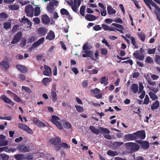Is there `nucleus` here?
<instances>
[{"instance_id": "obj_19", "label": "nucleus", "mask_w": 160, "mask_h": 160, "mask_svg": "<svg viewBox=\"0 0 160 160\" xmlns=\"http://www.w3.org/2000/svg\"><path fill=\"white\" fill-rule=\"evenodd\" d=\"M85 18L86 20L90 21L95 20L97 19V17H96L95 16L93 15L89 14H87L85 17Z\"/></svg>"}, {"instance_id": "obj_41", "label": "nucleus", "mask_w": 160, "mask_h": 160, "mask_svg": "<svg viewBox=\"0 0 160 160\" xmlns=\"http://www.w3.org/2000/svg\"><path fill=\"white\" fill-rule=\"evenodd\" d=\"M18 126L20 128L23 130L25 131L28 127L27 125H26L25 124L22 123H19L18 125Z\"/></svg>"}, {"instance_id": "obj_42", "label": "nucleus", "mask_w": 160, "mask_h": 160, "mask_svg": "<svg viewBox=\"0 0 160 160\" xmlns=\"http://www.w3.org/2000/svg\"><path fill=\"white\" fill-rule=\"evenodd\" d=\"M145 62L147 63H152L154 62V61L151 57L148 56L146 59Z\"/></svg>"}, {"instance_id": "obj_13", "label": "nucleus", "mask_w": 160, "mask_h": 160, "mask_svg": "<svg viewBox=\"0 0 160 160\" xmlns=\"http://www.w3.org/2000/svg\"><path fill=\"white\" fill-rule=\"evenodd\" d=\"M38 32L39 35L41 36H44L47 33L48 30L43 27H40L38 28Z\"/></svg>"}, {"instance_id": "obj_9", "label": "nucleus", "mask_w": 160, "mask_h": 160, "mask_svg": "<svg viewBox=\"0 0 160 160\" xmlns=\"http://www.w3.org/2000/svg\"><path fill=\"white\" fill-rule=\"evenodd\" d=\"M41 18L42 22L45 25L48 24L50 22V18L47 14L42 15Z\"/></svg>"}, {"instance_id": "obj_54", "label": "nucleus", "mask_w": 160, "mask_h": 160, "mask_svg": "<svg viewBox=\"0 0 160 160\" xmlns=\"http://www.w3.org/2000/svg\"><path fill=\"white\" fill-rule=\"evenodd\" d=\"M147 81L148 83L150 85L154 86L156 84V82H155L152 81L150 78H147Z\"/></svg>"}, {"instance_id": "obj_6", "label": "nucleus", "mask_w": 160, "mask_h": 160, "mask_svg": "<svg viewBox=\"0 0 160 160\" xmlns=\"http://www.w3.org/2000/svg\"><path fill=\"white\" fill-rule=\"evenodd\" d=\"M33 122L39 127H44L45 124L39 120L37 118H34L32 119Z\"/></svg>"}, {"instance_id": "obj_62", "label": "nucleus", "mask_w": 160, "mask_h": 160, "mask_svg": "<svg viewBox=\"0 0 160 160\" xmlns=\"http://www.w3.org/2000/svg\"><path fill=\"white\" fill-rule=\"evenodd\" d=\"M144 87L143 85L142 84L141 82H139V93H140L143 91Z\"/></svg>"}, {"instance_id": "obj_3", "label": "nucleus", "mask_w": 160, "mask_h": 160, "mask_svg": "<svg viewBox=\"0 0 160 160\" xmlns=\"http://www.w3.org/2000/svg\"><path fill=\"white\" fill-rule=\"evenodd\" d=\"M34 9L31 4H28L26 6L25 10V12L27 16L32 17L33 15Z\"/></svg>"}, {"instance_id": "obj_36", "label": "nucleus", "mask_w": 160, "mask_h": 160, "mask_svg": "<svg viewBox=\"0 0 160 160\" xmlns=\"http://www.w3.org/2000/svg\"><path fill=\"white\" fill-rule=\"evenodd\" d=\"M9 8L10 10H16L19 8V6L18 4H13L9 5Z\"/></svg>"}, {"instance_id": "obj_29", "label": "nucleus", "mask_w": 160, "mask_h": 160, "mask_svg": "<svg viewBox=\"0 0 160 160\" xmlns=\"http://www.w3.org/2000/svg\"><path fill=\"white\" fill-rule=\"evenodd\" d=\"M137 35L139 38L142 42H144L145 39V34L142 32H138Z\"/></svg>"}, {"instance_id": "obj_60", "label": "nucleus", "mask_w": 160, "mask_h": 160, "mask_svg": "<svg viewBox=\"0 0 160 160\" xmlns=\"http://www.w3.org/2000/svg\"><path fill=\"white\" fill-rule=\"evenodd\" d=\"M102 29V27L99 25H96L93 27V29L96 31L101 30Z\"/></svg>"}, {"instance_id": "obj_31", "label": "nucleus", "mask_w": 160, "mask_h": 160, "mask_svg": "<svg viewBox=\"0 0 160 160\" xmlns=\"http://www.w3.org/2000/svg\"><path fill=\"white\" fill-rule=\"evenodd\" d=\"M60 118L57 116L55 115H52V119L51 120V122L54 124L56 122L58 121V120H60Z\"/></svg>"}, {"instance_id": "obj_20", "label": "nucleus", "mask_w": 160, "mask_h": 160, "mask_svg": "<svg viewBox=\"0 0 160 160\" xmlns=\"http://www.w3.org/2000/svg\"><path fill=\"white\" fill-rule=\"evenodd\" d=\"M130 89L133 93H136L138 90V85L136 84H132L131 86Z\"/></svg>"}, {"instance_id": "obj_63", "label": "nucleus", "mask_w": 160, "mask_h": 160, "mask_svg": "<svg viewBox=\"0 0 160 160\" xmlns=\"http://www.w3.org/2000/svg\"><path fill=\"white\" fill-rule=\"evenodd\" d=\"M103 29L106 31L109 30V27L106 24H102V27Z\"/></svg>"}, {"instance_id": "obj_11", "label": "nucleus", "mask_w": 160, "mask_h": 160, "mask_svg": "<svg viewBox=\"0 0 160 160\" xmlns=\"http://www.w3.org/2000/svg\"><path fill=\"white\" fill-rule=\"evenodd\" d=\"M112 25L118 28H115V29L116 31H118L122 33H123V30L124 29V28L122 25L116 23H112Z\"/></svg>"}, {"instance_id": "obj_2", "label": "nucleus", "mask_w": 160, "mask_h": 160, "mask_svg": "<svg viewBox=\"0 0 160 160\" xmlns=\"http://www.w3.org/2000/svg\"><path fill=\"white\" fill-rule=\"evenodd\" d=\"M16 149L20 152H26L30 151V147L29 146H26L24 144H19L18 145Z\"/></svg>"}, {"instance_id": "obj_1", "label": "nucleus", "mask_w": 160, "mask_h": 160, "mask_svg": "<svg viewBox=\"0 0 160 160\" xmlns=\"http://www.w3.org/2000/svg\"><path fill=\"white\" fill-rule=\"evenodd\" d=\"M124 145L128 148H129L132 152L137 151L140 148L139 145L136 143L130 142L126 143Z\"/></svg>"}, {"instance_id": "obj_52", "label": "nucleus", "mask_w": 160, "mask_h": 160, "mask_svg": "<svg viewBox=\"0 0 160 160\" xmlns=\"http://www.w3.org/2000/svg\"><path fill=\"white\" fill-rule=\"evenodd\" d=\"M54 147L56 151H59L61 148V145L59 143H54Z\"/></svg>"}, {"instance_id": "obj_14", "label": "nucleus", "mask_w": 160, "mask_h": 160, "mask_svg": "<svg viewBox=\"0 0 160 160\" xmlns=\"http://www.w3.org/2000/svg\"><path fill=\"white\" fill-rule=\"evenodd\" d=\"M20 21L21 23H23L24 24H27L30 27L32 26V22L29 21L28 18H25L24 16L22 18L21 20H20Z\"/></svg>"}, {"instance_id": "obj_53", "label": "nucleus", "mask_w": 160, "mask_h": 160, "mask_svg": "<svg viewBox=\"0 0 160 160\" xmlns=\"http://www.w3.org/2000/svg\"><path fill=\"white\" fill-rule=\"evenodd\" d=\"M0 156L2 159V160H8L9 158L8 156L5 154H0Z\"/></svg>"}, {"instance_id": "obj_56", "label": "nucleus", "mask_w": 160, "mask_h": 160, "mask_svg": "<svg viewBox=\"0 0 160 160\" xmlns=\"http://www.w3.org/2000/svg\"><path fill=\"white\" fill-rule=\"evenodd\" d=\"M156 51L155 48L153 49H148V53L149 54H154L155 53Z\"/></svg>"}, {"instance_id": "obj_23", "label": "nucleus", "mask_w": 160, "mask_h": 160, "mask_svg": "<svg viewBox=\"0 0 160 160\" xmlns=\"http://www.w3.org/2000/svg\"><path fill=\"white\" fill-rule=\"evenodd\" d=\"M89 129L93 133L96 135L100 133L99 130L93 126H90Z\"/></svg>"}, {"instance_id": "obj_40", "label": "nucleus", "mask_w": 160, "mask_h": 160, "mask_svg": "<svg viewBox=\"0 0 160 160\" xmlns=\"http://www.w3.org/2000/svg\"><path fill=\"white\" fill-rule=\"evenodd\" d=\"M154 61L156 63L160 65V56L159 55L156 54L155 56Z\"/></svg>"}, {"instance_id": "obj_45", "label": "nucleus", "mask_w": 160, "mask_h": 160, "mask_svg": "<svg viewBox=\"0 0 160 160\" xmlns=\"http://www.w3.org/2000/svg\"><path fill=\"white\" fill-rule=\"evenodd\" d=\"M33 159V157L32 155H31V154H27L26 155L24 154V160H32Z\"/></svg>"}, {"instance_id": "obj_38", "label": "nucleus", "mask_w": 160, "mask_h": 160, "mask_svg": "<svg viewBox=\"0 0 160 160\" xmlns=\"http://www.w3.org/2000/svg\"><path fill=\"white\" fill-rule=\"evenodd\" d=\"M60 12L62 15L67 16L69 15L68 11L65 8L61 9L60 10Z\"/></svg>"}, {"instance_id": "obj_16", "label": "nucleus", "mask_w": 160, "mask_h": 160, "mask_svg": "<svg viewBox=\"0 0 160 160\" xmlns=\"http://www.w3.org/2000/svg\"><path fill=\"white\" fill-rule=\"evenodd\" d=\"M2 100L5 103L9 104L12 106H14L15 105V102L6 96H4L2 98Z\"/></svg>"}, {"instance_id": "obj_51", "label": "nucleus", "mask_w": 160, "mask_h": 160, "mask_svg": "<svg viewBox=\"0 0 160 160\" xmlns=\"http://www.w3.org/2000/svg\"><path fill=\"white\" fill-rule=\"evenodd\" d=\"M22 90H24L26 92L28 93H32V91L28 87L24 86H22Z\"/></svg>"}, {"instance_id": "obj_35", "label": "nucleus", "mask_w": 160, "mask_h": 160, "mask_svg": "<svg viewBox=\"0 0 160 160\" xmlns=\"http://www.w3.org/2000/svg\"><path fill=\"white\" fill-rule=\"evenodd\" d=\"M149 95L150 96V98L152 100H155L158 98L157 96H156V94L153 92H150L148 93Z\"/></svg>"}, {"instance_id": "obj_43", "label": "nucleus", "mask_w": 160, "mask_h": 160, "mask_svg": "<svg viewBox=\"0 0 160 160\" xmlns=\"http://www.w3.org/2000/svg\"><path fill=\"white\" fill-rule=\"evenodd\" d=\"M62 122H61L58 121L55 123L54 124L56 125L57 127L60 130H62L63 129V126L62 124Z\"/></svg>"}, {"instance_id": "obj_15", "label": "nucleus", "mask_w": 160, "mask_h": 160, "mask_svg": "<svg viewBox=\"0 0 160 160\" xmlns=\"http://www.w3.org/2000/svg\"><path fill=\"white\" fill-rule=\"evenodd\" d=\"M138 143L140 144L141 145L143 148L146 150L147 149L149 146V143L147 141H139Z\"/></svg>"}, {"instance_id": "obj_44", "label": "nucleus", "mask_w": 160, "mask_h": 160, "mask_svg": "<svg viewBox=\"0 0 160 160\" xmlns=\"http://www.w3.org/2000/svg\"><path fill=\"white\" fill-rule=\"evenodd\" d=\"M85 8L86 7L85 6H81L80 8V13L81 15L82 16H84V12Z\"/></svg>"}, {"instance_id": "obj_55", "label": "nucleus", "mask_w": 160, "mask_h": 160, "mask_svg": "<svg viewBox=\"0 0 160 160\" xmlns=\"http://www.w3.org/2000/svg\"><path fill=\"white\" fill-rule=\"evenodd\" d=\"M61 146L64 148L66 149L70 148V145H68L67 143L65 142H63L61 144Z\"/></svg>"}, {"instance_id": "obj_27", "label": "nucleus", "mask_w": 160, "mask_h": 160, "mask_svg": "<svg viewBox=\"0 0 160 160\" xmlns=\"http://www.w3.org/2000/svg\"><path fill=\"white\" fill-rule=\"evenodd\" d=\"M62 124L64 126V127L66 129H69L71 128L72 126L71 124L65 120H62Z\"/></svg>"}, {"instance_id": "obj_48", "label": "nucleus", "mask_w": 160, "mask_h": 160, "mask_svg": "<svg viewBox=\"0 0 160 160\" xmlns=\"http://www.w3.org/2000/svg\"><path fill=\"white\" fill-rule=\"evenodd\" d=\"M40 13V8L39 7H36L35 8L34 16H38L39 15Z\"/></svg>"}, {"instance_id": "obj_22", "label": "nucleus", "mask_w": 160, "mask_h": 160, "mask_svg": "<svg viewBox=\"0 0 160 160\" xmlns=\"http://www.w3.org/2000/svg\"><path fill=\"white\" fill-rule=\"evenodd\" d=\"M108 155L111 157H114L118 155V152L117 151H113L111 150H108L107 152Z\"/></svg>"}, {"instance_id": "obj_18", "label": "nucleus", "mask_w": 160, "mask_h": 160, "mask_svg": "<svg viewBox=\"0 0 160 160\" xmlns=\"http://www.w3.org/2000/svg\"><path fill=\"white\" fill-rule=\"evenodd\" d=\"M123 144V142H114L112 144L113 149V150L118 149L121 145Z\"/></svg>"}, {"instance_id": "obj_47", "label": "nucleus", "mask_w": 160, "mask_h": 160, "mask_svg": "<svg viewBox=\"0 0 160 160\" xmlns=\"http://www.w3.org/2000/svg\"><path fill=\"white\" fill-rule=\"evenodd\" d=\"M75 107L77 111L79 112H82L84 110V108L83 107L80 105H75Z\"/></svg>"}, {"instance_id": "obj_8", "label": "nucleus", "mask_w": 160, "mask_h": 160, "mask_svg": "<svg viewBox=\"0 0 160 160\" xmlns=\"http://www.w3.org/2000/svg\"><path fill=\"white\" fill-rule=\"evenodd\" d=\"M137 136V138L139 137L141 139H144L146 137L145 132L144 130L138 131L135 132Z\"/></svg>"}, {"instance_id": "obj_7", "label": "nucleus", "mask_w": 160, "mask_h": 160, "mask_svg": "<svg viewBox=\"0 0 160 160\" xmlns=\"http://www.w3.org/2000/svg\"><path fill=\"white\" fill-rule=\"evenodd\" d=\"M136 139H137V136L135 134V132L132 134H129L125 135L124 136V139L128 141L133 140H135Z\"/></svg>"}, {"instance_id": "obj_25", "label": "nucleus", "mask_w": 160, "mask_h": 160, "mask_svg": "<svg viewBox=\"0 0 160 160\" xmlns=\"http://www.w3.org/2000/svg\"><path fill=\"white\" fill-rule=\"evenodd\" d=\"M56 90V89L54 88V90L52 89V90L51 92V95L52 97V101L54 102L57 100V94L56 92L54 91Z\"/></svg>"}, {"instance_id": "obj_46", "label": "nucleus", "mask_w": 160, "mask_h": 160, "mask_svg": "<svg viewBox=\"0 0 160 160\" xmlns=\"http://www.w3.org/2000/svg\"><path fill=\"white\" fill-rule=\"evenodd\" d=\"M90 92L92 94H96L99 93L100 92V91L99 89L97 88H95L91 90Z\"/></svg>"}, {"instance_id": "obj_50", "label": "nucleus", "mask_w": 160, "mask_h": 160, "mask_svg": "<svg viewBox=\"0 0 160 160\" xmlns=\"http://www.w3.org/2000/svg\"><path fill=\"white\" fill-rule=\"evenodd\" d=\"M131 40L132 41V45L135 48H138V46L137 44H136V42L135 41V39L133 37H132L131 38Z\"/></svg>"}, {"instance_id": "obj_17", "label": "nucleus", "mask_w": 160, "mask_h": 160, "mask_svg": "<svg viewBox=\"0 0 160 160\" xmlns=\"http://www.w3.org/2000/svg\"><path fill=\"white\" fill-rule=\"evenodd\" d=\"M55 36L54 33L53 31H50L48 33L47 36L46 37V39L51 40L54 39Z\"/></svg>"}, {"instance_id": "obj_39", "label": "nucleus", "mask_w": 160, "mask_h": 160, "mask_svg": "<svg viewBox=\"0 0 160 160\" xmlns=\"http://www.w3.org/2000/svg\"><path fill=\"white\" fill-rule=\"evenodd\" d=\"M47 10L50 13H52V12L54 10V8L50 4L47 7Z\"/></svg>"}, {"instance_id": "obj_4", "label": "nucleus", "mask_w": 160, "mask_h": 160, "mask_svg": "<svg viewBox=\"0 0 160 160\" xmlns=\"http://www.w3.org/2000/svg\"><path fill=\"white\" fill-rule=\"evenodd\" d=\"M148 1L149 2L151 3V5L155 8L156 10L155 12V14L157 16V18L158 21L160 22V16L159 13L158 12L160 13V8L152 0H149Z\"/></svg>"}, {"instance_id": "obj_37", "label": "nucleus", "mask_w": 160, "mask_h": 160, "mask_svg": "<svg viewBox=\"0 0 160 160\" xmlns=\"http://www.w3.org/2000/svg\"><path fill=\"white\" fill-rule=\"evenodd\" d=\"M159 106V102L158 100H156L151 106V109L152 110L156 109L158 108Z\"/></svg>"}, {"instance_id": "obj_28", "label": "nucleus", "mask_w": 160, "mask_h": 160, "mask_svg": "<svg viewBox=\"0 0 160 160\" xmlns=\"http://www.w3.org/2000/svg\"><path fill=\"white\" fill-rule=\"evenodd\" d=\"M3 28L5 30H7L11 28V23L10 22H4L3 23Z\"/></svg>"}, {"instance_id": "obj_12", "label": "nucleus", "mask_w": 160, "mask_h": 160, "mask_svg": "<svg viewBox=\"0 0 160 160\" xmlns=\"http://www.w3.org/2000/svg\"><path fill=\"white\" fill-rule=\"evenodd\" d=\"M16 68L21 73H25L28 71V69L24 66L21 65V64H17L16 66Z\"/></svg>"}, {"instance_id": "obj_34", "label": "nucleus", "mask_w": 160, "mask_h": 160, "mask_svg": "<svg viewBox=\"0 0 160 160\" xmlns=\"http://www.w3.org/2000/svg\"><path fill=\"white\" fill-rule=\"evenodd\" d=\"M100 133H105L106 134H109L110 133V131L107 128L102 127L99 128Z\"/></svg>"}, {"instance_id": "obj_21", "label": "nucleus", "mask_w": 160, "mask_h": 160, "mask_svg": "<svg viewBox=\"0 0 160 160\" xmlns=\"http://www.w3.org/2000/svg\"><path fill=\"white\" fill-rule=\"evenodd\" d=\"M107 11L108 14L110 15L114 14L116 12V11L110 5L107 6Z\"/></svg>"}, {"instance_id": "obj_49", "label": "nucleus", "mask_w": 160, "mask_h": 160, "mask_svg": "<svg viewBox=\"0 0 160 160\" xmlns=\"http://www.w3.org/2000/svg\"><path fill=\"white\" fill-rule=\"evenodd\" d=\"M49 4L54 7L55 6H58V2L55 0H52L49 2Z\"/></svg>"}, {"instance_id": "obj_61", "label": "nucleus", "mask_w": 160, "mask_h": 160, "mask_svg": "<svg viewBox=\"0 0 160 160\" xmlns=\"http://www.w3.org/2000/svg\"><path fill=\"white\" fill-rule=\"evenodd\" d=\"M102 54L103 55H106L108 53L107 49L105 48H102L100 49Z\"/></svg>"}, {"instance_id": "obj_26", "label": "nucleus", "mask_w": 160, "mask_h": 160, "mask_svg": "<svg viewBox=\"0 0 160 160\" xmlns=\"http://www.w3.org/2000/svg\"><path fill=\"white\" fill-rule=\"evenodd\" d=\"M14 158L17 160H24V154H18L14 155Z\"/></svg>"}, {"instance_id": "obj_57", "label": "nucleus", "mask_w": 160, "mask_h": 160, "mask_svg": "<svg viewBox=\"0 0 160 160\" xmlns=\"http://www.w3.org/2000/svg\"><path fill=\"white\" fill-rule=\"evenodd\" d=\"M88 85V80H84L82 82V86L84 88H85Z\"/></svg>"}, {"instance_id": "obj_59", "label": "nucleus", "mask_w": 160, "mask_h": 160, "mask_svg": "<svg viewBox=\"0 0 160 160\" xmlns=\"http://www.w3.org/2000/svg\"><path fill=\"white\" fill-rule=\"evenodd\" d=\"M45 40V38H41L38 39L37 41V43L38 44V45H39L40 44H41Z\"/></svg>"}, {"instance_id": "obj_33", "label": "nucleus", "mask_w": 160, "mask_h": 160, "mask_svg": "<svg viewBox=\"0 0 160 160\" xmlns=\"http://www.w3.org/2000/svg\"><path fill=\"white\" fill-rule=\"evenodd\" d=\"M52 79L48 78H43L42 80V82L45 86L47 85V83L52 81Z\"/></svg>"}, {"instance_id": "obj_10", "label": "nucleus", "mask_w": 160, "mask_h": 160, "mask_svg": "<svg viewBox=\"0 0 160 160\" xmlns=\"http://www.w3.org/2000/svg\"><path fill=\"white\" fill-rule=\"evenodd\" d=\"M44 68L45 70L43 72V74L46 76H49L52 75V71L50 68L48 66L45 65L44 66Z\"/></svg>"}, {"instance_id": "obj_58", "label": "nucleus", "mask_w": 160, "mask_h": 160, "mask_svg": "<svg viewBox=\"0 0 160 160\" xmlns=\"http://www.w3.org/2000/svg\"><path fill=\"white\" fill-rule=\"evenodd\" d=\"M149 98L148 96L147 95H146L143 102V104H147L149 103Z\"/></svg>"}, {"instance_id": "obj_24", "label": "nucleus", "mask_w": 160, "mask_h": 160, "mask_svg": "<svg viewBox=\"0 0 160 160\" xmlns=\"http://www.w3.org/2000/svg\"><path fill=\"white\" fill-rule=\"evenodd\" d=\"M100 82L101 84H103L104 86H106L108 84V78L105 77H102L100 79Z\"/></svg>"}, {"instance_id": "obj_64", "label": "nucleus", "mask_w": 160, "mask_h": 160, "mask_svg": "<svg viewBox=\"0 0 160 160\" xmlns=\"http://www.w3.org/2000/svg\"><path fill=\"white\" fill-rule=\"evenodd\" d=\"M14 100L18 102H21L22 101L21 98L18 97L16 94L14 97Z\"/></svg>"}, {"instance_id": "obj_32", "label": "nucleus", "mask_w": 160, "mask_h": 160, "mask_svg": "<svg viewBox=\"0 0 160 160\" xmlns=\"http://www.w3.org/2000/svg\"><path fill=\"white\" fill-rule=\"evenodd\" d=\"M0 64L5 69H7L9 68V65L7 62L2 61Z\"/></svg>"}, {"instance_id": "obj_5", "label": "nucleus", "mask_w": 160, "mask_h": 160, "mask_svg": "<svg viewBox=\"0 0 160 160\" xmlns=\"http://www.w3.org/2000/svg\"><path fill=\"white\" fill-rule=\"evenodd\" d=\"M22 33L21 32H17L11 41V43L15 44L17 43L21 40L22 38Z\"/></svg>"}, {"instance_id": "obj_30", "label": "nucleus", "mask_w": 160, "mask_h": 160, "mask_svg": "<svg viewBox=\"0 0 160 160\" xmlns=\"http://www.w3.org/2000/svg\"><path fill=\"white\" fill-rule=\"evenodd\" d=\"M8 17V14L4 12L0 13V21H2L5 19L7 18Z\"/></svg>"}]
</instances>
